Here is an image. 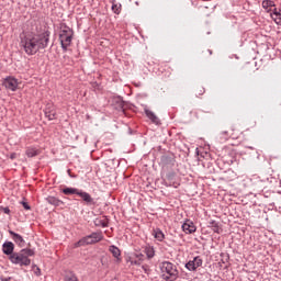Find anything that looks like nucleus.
Segmentation results:
<instances>
[{
    "label": "nucleus",
    "instance_id": "f8f14e48",
    "mask_svg": "<svg viewBox=\"0 0 281 281\" xmlns=\"http://www.w3.org/2000/svg\"><path fill=\"white\" fill-rule=\"evenodd\" d=\"M134 258H138V260L133 259V257H128L126 259V262H130L132 266L139 267L142 265V261L144 260V254H134Z\"/></svg>",
    "mask_w": 281,
    "mask_h": 281
},
{
    "label": "nucleus",
    "instance_id": "9b49d317",
    "mask_svg": "<svg viewBox=\"0 0 281 281\" xmlns=\"http://www.w3.org/2000/svg\"><path fill=\"white\" fill-rule=\"evenodd\" d=\"M182 231L186 234H194V232H196V226H194V223L190 220H187L183 224H182Z\"/></svg>",
    "mask_w": 281,
    "mask_h": 281
},
{
    "label": "nucleus",
    "instance_id": "aec40b11",
    "mask_svg": "<svg viewBox=\"0 0 281 281\" xmlns=\"http://www.w3.org/2000/svg\"><path fill=\"white\" fill-rule=\"evenodd\" d=\"M209 227H211L215 234H221L222 232L221 226L216 221L209 222Z\"/></svg>",
    "mask_w": 281,
    "mask_h": 281
},
{
    "label": "nucleus",
    "instance_id": "58836bf2",
    "mask_svg": "<svg viewBox=\"0 0 281 281\" xmlns=\"http://www.w3.org/2000/svg\"><path fill=\"white\" fill-rule=\"evenodd\" d=\"M223 135H227V132H223Z\"/></svg>",
    "mask_w": 281,
    "mask_h": 281
},
{
    "label": "nucleus",
    "instance_id": "ddd939ff",
    "mask_svg": "<svg viewBox=\"0 0 281 281\" xmlns=\"http://www.w3.org/2000/svg\"><path fill=\"white\" fill-rule=\"evenodd\" d=\"M110 254H112L113 258L116 259V262H122V250L117 248V246L112 245L109 247Z\"/></svg>",
    "mask_w": 281,
    "mask_h": 281
},
{
    "label": "nucleus",
    "instance_id": "473e14b6",
    "mask_svg": "<svg viewBox=\"0 0 281 281\" xmlns=\"http://www.w3.org/2000/svg\"><path fill=\"white\" fill-rule=\"evenodd\" d=\"M173 178H175V173L172 172L167 173V179L171 180Z\"/></svg>",
    "mask_w": 281,
    "mask_h": 281
},
{
    "label": "nucleus",
    "instance_id": "c9c22d12",
    "mask_svg": "<svg viewBox=\"0 0 281 281\" xmlns=\"http://www.w3.org/2000/svg\"><path fill=\"white\" fill-rule=\"evenodd\" d=\"M10 280H12V278H10V277H9V278H2V279H1V281H10Z\"/></svg>",
    "mask_w": 281,
    "mask_h": 281
},
{
    "label": "nucleus",
    "instance_id": "a211bd4d",
    "mask_svg": "<svg viewBox=\"0 0 281 281\" xmlns=\"http://www.w3.org/2000/svg\"><path fill=\"white\" fill-rule=\"evenodd\" d=\"M80 191V189H76V188H71V187H65L64 189H61L63 194H65L66 196H71V194H77Z\"/></svg>",
    "mask_w": 281,
    "mask_h": 281
},
{
    "label": "nucleus",
    "instance_id": "2f4dec72",
    "mask_svg": "<svg viewBox=\"0 0 281 281\" xmlns=\"http://www.w3.org/2000/svg\"><path fill=\"white\" fill-rule=\"evenodd\" d=\"M142 269L145 273H148L150 269H148V266H142Z\"/></svg>",
    "mask_w": 281,
    "mask_h": 281
},
{
    "label": "nucleus",
    "instance_id": "4be33fe9",
    "mask_svg": "<svg viewBox=\"0 0 281 281\" xmlns=\"http://www.w3.org/2000/svg\"><path fill=\"white\" fill-rule=\"evenodd\" d=\"M114 103L116 105V109H119V111H124V99H122V97L115 98Z\"/></svg>",
    "mask_w": 281,
    "mask_h": 281
},
{
    "label": "nucleus",
    "instance_id": "72a5a7b5",
    "mask_svg": "<svg viewBox=\"0 0 281 281\" xmlns=\"http://www.w3.org/2000/svg\"><path fill=\"white\" fill-rule=\"evenodd\" d=\"M273 14H276V16H280L279 21L281 22V14L278 11H274Z\"/></svg>",
    "mask_w": 281,
    "mask_h": 281
},
{
    "label": "nucleus",
    "instance_id": "ea45409f",
    "mask_svg": "<svg viewBox=\"0 0 281 281\" xmlns=\"http://www.w3.org/2000/svg\"><path fill=\"white\" fill-rule=\"evenodd\" d=\"M209 54H212V50H209Z\"/></svg>",
    "mask_w": 281,
    "mask_h": 281
},
{
    "label": "nucleus",
    "instance_id": "423d86ee",
    "mask_svg": "<svg viewBox=\"0 0 281 281\" xmlns=\"http://www.w3.org/2000/svg\"><path fill=\"white\" fill-rule=\"evenodd\" d=\"M2 87L8 89V91H16V89H19V79L13 76H8L2 80Z\"/></svg>",
    "mask_w": 281,
    "mask_h": 281
},
{
    "label": "nucleus",
    "instance_id": "2eb2a0df",
    "mask_svg": "<svg viewBox=\"0 0 281 281\" xmlns=\"http://www.w3.org/2000/svg\"><path fill=\"white\" fill-rule=\"evenodd\" d=\"M175 158H172L171 155L165 154L160 157V164L162 166H170L171 164H173Z\"/></svg>",
    "mask_w": 281,
    "mask_h": 281
},
{
    "label": "nucleus",
    "instance_id": "a878e982",
    "mask_svg": "<svg viewBox=\"0 0 281 281\" xmlns=\"http://www.w3.org/2000/svg\"><path fill=\"white\" fill-rule=\"evenodd\" d=\"M193 262H195V267L199 269V267H202L203 265V259H201V257H194L193 258Z\"/></svg>",
    "mask_w": 281,
    "mask_h": 281
},
{
    "label": "nucleus",
    "instance_id": "9d476101",
    "mask_svg": "<svg viewBox=\"0 0 281 281\" xmlns=\"http://www.w3.org/2000/svg\"><path fill=\"white\" fill-rule=\"evenodd\" d=\"M9 234L13 240V243H15V245H18V247H25V239L23 238V236H21L19 233H15L14 231H9Z\"/></svg>",
    "mask_w": 281,
    "mask_h": 281
},
{
    "label": "nucleus",
    "instance_id": "f3484780",
    "mask_svg": "<svg viewBox=\"0 0 281 281\" xmlns=\"http://www.w3.org/2000/svg\"><path fill=\"white\" fill-rule=\"evenodd\" d=\"M26 157H38L41 155V150L37 149L36 147H29L25 151Z\"/></svg>",
    "mask_w": 281,
    "mask_h": 281
},
{
    "label": "nucleus",
    "instance_id": "dca6fc26",
    "mask_svg": "<svg viewBox=\"0 0 281 281\" xmlns=\"http://www.w3.org/2000/svg\"><path fill=\"white\" fill-rule=\"evenodd\" d=\"M145 114L153 122V124H159V117H157L153 111H150L148 108H145Z\"/></svg>",
    "mask_w": 281,
    "mask_h": 281
},
{
    "label": "nucleus",
    "instance_id": "f257e3e1",
    "mask_svg": "<svg viewBox=\"0 0 281 281\" xmlns=\"http://www.w3.org/2000/svg\"><path fill=\"white\" fill-rule=\"evenodd\" d=\"M49 36H52V32L49 31H44L37 35H24L21 37L20 46L27 56H34L41 49H46L49 45Z\"/></svg>",
    "mask_w": 281,
    "mask_h": 281
},
{
    "label": "nucleus",
    "instance_id": "e433bc0d",
    "mask_svg": "<svg viewBox=\"0 0 281 281\" xmlns=\"http://www.w3.org/2000/svg\"><path fill=\"white\" fill-rule=\"evenodd\" d=\"M36 276H41V268H37Z\"/></svg>",
    "mask_w": 281,
    "mask_h": 281
},
{
    "label": "nucleus",
    "instance_id": "bb28decb",
    "mask_svg": "<svg viewBox=\"0 0 281 281\" xmlns=\"http://www.w3.org/2000/svg\"><path fill=\"white\" fill-rule=\"evenodd\" d=\"M112 11L114 12V14H120L121 12L120 7H117V4L112 5Z\"/></svg>",
    "mask_w": 281,
    "mask_h": 281
},
{
    "label": "nucleus",
    "instance_id": "4c0bfd02",
    "mask_svg": "<svg viewBox=\"0 0 281 281\" xmlns=\"http://www.w3.org/2000/svg\"><path fill=\"white\" fill-rule=\"evenodd\" d=\"M68 175H69V177H76V176L71 175V170L70 169H68Z\"/></svg>",
    "mask_w": 281,
    "mask_h": 281
},
{
    "label": "nucleus",
    "instance_id": "412c9836",
    "mask_svg": "<svg viewBox=\"0 0 281 281\" xmlns=\"http://www.w3.org/2000/svg\"><path fill=\"white\" fill-rule=\"evenodd\" d=\"M262 8L263 10H271V8H274L276 7V2H273L272 0H263L262 1Z\"/></svg>",
    "mask_w": 281,
    "mask_h": 281
},
{
    "label": "nucleus",
    "instance_id": "6e6552de",
    "mask_svg": "<svg viewBox=\"0 0 281 281\" xmlns=\"http://www.w3.org/2000/svg\"><path fill=\"white\" fill-rule=\"evenodd\" d=\"M44 115L49 121L56 120V117H57L56 106H54V104H52V103L46 104V106L44 109Z\"/></svg>",
    "mask_w": 281,
    "mask_h": 281
},
{
    "label": "nucleus",
    "instance_id": "cd10ccee",
    "mask_svg": "<svg viewBox=\"0 0 281 281\" xmlns=\"http://www.w3.org/2000/svg\"><path fill=\"white\" fill-rule=\"evenodd\" d=\"M1 212H3V214H10V207H8V206H5V207L1 206V207H0V213H1Z\"/></svg>",
    "mask_w": 281,
    "mask_h": 281
},
{
    "label": "nucleus",
    "instance_id": "c85d7f7f",
    "mask_svg": "<svg viewBox=\"0 0 281 281\" xmlns=\"http://www.w3.org/2000/svg\"><path fill=\"white\" fill-rule=\"evenodd\" d=\"M196 93H198V95H203V93H205V88H203V87L198 88Z\"/></svg>",
    "mask_w": 281,
    "mask_h": 281
},
{
    "label": "nucleus",
    "instance_id": "7ed1b4c3",
    "mask_svg": "<svg viewBox=\"0 0 281 281\" xmlns=\"http://www.w3.org/2000/svg\"><path fill=\"white\" fill-rule=\"evenodd\" d=\"M59 41L64 52H67L71 41H74V30L65 23L60 24Z\"/></svg>",
    "mask_w": 281,
    "mask_h": 281
},
{
    "label": "nucleus",
    "instance_id": "b1692460",
    "mask_svg": "<svg viewBox=\"0 0 281 281\" xmlns=\"http://www.w3.org/2000/svg\"><path fill=\"white\" fill-rule=\"evenodd\" d=\"M94 225L97 227H109V222L106 220H100V218H97L94 221Z\"/></svg>",
    "mask_w": 281,
    "mask_h": 281
},
{
    "label": "nucleus",
    "instance_id": "4468645a",
    "mask_svg": "<svg viewBox=\"0 0 281 281\" xmlns=\"http://www.w3.org/2000/svg\"><path fill=\"white\" fill-rule=\"evenodd\" d=\"M45 201L48 202L49 205H54V207H60V205H65V202H63L58 198L52 196V195H48L45 199Z\"/></svg>",
    "mask_w": 281,
    "mask_h": 281
},
{
    "label": "nucleus",
    "instance_id": "7c9ffc66",
    "mask_svg": "<svg viewBox=\"0 0 281 281\" xmlns=\"http://www.w3.org/2000/svg\"><path fill=\"white\" fill-rule=\"evenodd\" d=\"M66 281H78V277H76L75 274H72V276L68 277V278L66 279Z\"/></svg>",
    "mask_w": 281,
    "mask_h": 281
},
{
    "label": "nucleus",
    "instance_id": "f03ea898",
    "mask_svg": "<svg viewBox=\"0 0 281 281\" xmlns=\"http://www.w3.org/2000/svg\"><path fill=\"white\" fill-rule=\"evenodd\" d=\"M34 256V250L30 248H23L18 252H13L9 260L12 265H16L18 267H30L32 265L31 257Z\"/></svg>",
    "mask_w": 281,
    "mask_h": 281
},
{
    "label": "nucleus",
    "instance_id": "393cba45",
    "mask_svg": "<svg viewBox=\"0 0 281 281\" xmlns=\"http://www.w3.org/2000/svg\"><path fill=\"white\" fill-rule=\"evenodd\" d=\"M186 269H188V271H194L195 269H198L194 260H190L189 262H187Z\"/></svg>",
    "mask_w": 281,
    "mask_h": 281
},
{
    "label": "nucleus",
    "instance_id": "1a4fd4ad",
    "mask_svg": "<svg viewBox=\"0 0 281 281\" xmlns=\"http://www.w3.org/2000/svg\"><path fill=\"white\" fill-rule=\"evenodd\" d=\"M2 254H4V256H8V258L10 259L11 256H14L15 251H14V243L12 241H4L2 244Z\"/></svg>",
    "mask_w": 281,
    "mask_h": 281
},
{
    "label": "nucleus",
    "instance_id": "6ab92c4d",
    "mask_svg": "<svg viewBox=\"0 0 281 281\" xmlns=\"http://www.w3.org/2000/svg\"><path fill=\"white\" fill-rule=\"evenodd\" d=\"M153 236L156 238V240H159V243H164V238H166V235L159 228L154 229Z\"/></svg>",
    "mask_w": 281,
    "mask_h": 281
},
{
    "label": "nucleus",
    "instance_id": "0eeeda50",
    "mask_svg": "<svg viewBox=\"0 0 281 281\" xmlns=\"http://www.w3.org/2000/svg\"><path fill=\"white\" fill-rule=\"evenodd\" d=\"M77 196L81 198L82 203H85L88 207L91 205H95V200L88 192L80 190L77 193Z\"/></svg>",
    "mask_w": 281,
    "mask_h": 281
},
{
    "label": "nucleus",
    "instance_id": "c756f323",
    "mask_svg": "<svg viewBox=\"0 0 281 281\" xmlns=\"http://www.w3.org/2000/svg\"><path fill=\"white\" fill-rule=\"evenodd\" d=\"M21 205H23L24 210H32L27 202H21Z\"/></svg>",
    "mask_w": 281,
    "mask_h": 281
},
{
    "label": "nucleus",
    "instance_id": "39448f33",
    "mask_svg": "<svg viewBox=\"0 0 281 281\" xmlns=\"http://www.w3.org/2000/svg\"><path fill=\"white\" fill-rule=\"evenodd\" d=\"M104 236H102V233H92L83 238H81L78 243V247H82L85 245H93L95 243H100Z\"/></svg>",
    "mask_w": 281,
    "mask_h": 281
},
{
    "label": "nucleus",
    "instance_id": "20e7f679",
    "mask_svg": "<svg viewBox=\"0 0 281 281\" xmlns=\"http://www.w3.org/2000/svg\"><path fill=\"white\" fill-rule=\"evenodd\" d=\"M160 270L162 273H167V276L162 274V278L166 281H175L179 278V270H177V266L170 261H164L160 265Z\"/></svg>",
    "mask_w": 281,
    "mask_h": 281
},
{
    "label": "nucleus",
    "instance_id": "5701e85b",
    "mask_svg": "<svg viewBox=\"0 0 281 281\" xmlns=\"http://www.w3.org/2000/svg\"><path fill=\"white\" fill-rule=\"evenodd\" d=\"M145 254H146L148 260L155 258V248L153 246H147L145 248Z\"/></svg>",
    "mask_w": 281,
    "mask_h": 281
},
{
    "label": "nucleus",
    "instance_id": "a19ab883",
    "mask_svg": "<svg viewBox=\"0 0 281 281\" xmlns=\"http://www.w3.org/2000/svg\"><path fill=\"white\" fill-rule=\"evenodd\" d=\"M134 260H139V258H136V259H134Z\"/></svg>",
    "mask_w": 281,
    "mask_h": 281
},
{
    "label": "nucleus",
    "instance_id": "f704fd0d",
    "mask_svg": "<svg viewBox=\"0 0 281 281\" xmlns=\"http://www.w3.org/2000/svg\"><path fill=\"white\" fill-rule=\"evenodd\" d=\"M10 159H16V154H11Z\"/></svg>",
    "mask_w": 281,
    "mask_h": 281
}]
</instances>
